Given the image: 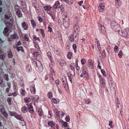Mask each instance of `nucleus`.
Instances as JSON below:
<instances>
[{"label":"nucleus","mask_w":129,"mask_h":129,"mask_svg":"<svg viewBox=\"0 0 129 129\" xmlns=\"http://www.w3.org/2000/svg\"><path fill=\"white\" fill-rule=\"evenodd\" d=\"M34 63L35 64L37 68L36 69L39 72H41L43 70V67L41 62L37 60L36 61H34Z\"/></svg>","instance_id":"obj_1"},{"label":"nucleus","mask_w":129,"mask_h":129,"mask_svg":"<svg viewBox=\"0 0 129 129\" xmlns=\"http://www.w3.org/2000/svg\"><path fill=\"white\" fill-rule=\"evenodd\" d=\"M111 26L112 28L114 30L118 32L119 31L120 27L117 23L114 21L113 22L111 23Z\"/></svg>","instance_id":"obj_2"},{"label":"nucleus","mask_w":129,"mask_h":129,"mask_svg":"<svg viewBox=\"0 0 129 129\" xmlns=\"http://www.w3.org/2000/svg\"><path fill=\"white\" fill-rule=\"evenodd\" d=\"M104 24V23L101 21L99 22V28L101 32L103 34L104 33L106 30L105 28L103 25Z\"/></svg>","instance_id":"obj_3"},{"label":"nucleus","mask_w":129,"mask_h":129,"mask_svg":"<svg viewBox=\"0 0 129 129\" xmlns=\"http://www.w3.org/2000/svg\"><path fill=\"white\" fill-rule=\"evenodd\" d=\"M128 29L126 28L124 30H122V31H119V34L121 36H126L127 35L128 32Z\"/></svg>","instance_id":"obj_4"},{"label":"nucleus","mask_w":129,"mask_h":129,"mask_svg":"<svg viewBox=\"0 0 129 129\" xmlns=\"http://www.w3.org/2000/svg\"><path fill=\"white\" fill-rule=\"evenodd\" d=\"M63 24L65 28H67L69 27L70 22L68 18H66L63 21Z\"/></svg>","instance_id":"obj_5"},{"label":"nucleus","mask_w":129,"mask_h":129,"mask_svg":"<svg viewBox=\"0 0 129 129\" xmlns=\"http://www.w3.org/2000/svg\"><path fill=\"white\" fill-rule=\"evenodd\" d=\"M87 65L90 69H93L94 68V62L91 59L88 60L87 62Z\"/></svg>","instance_id":"obj_6"},{"label":"nucleus","mask_w":129,"mask_h":129,"mask_svg":"<svg viewBox=\"0 0 129 129\" xmlns=\"http://www.w3.org/2000/svg\"><path fill=\"white\" fill-rule=\"evenodd\" d=\"M73 31L74 33H76L78 34V33L80 31V28L79 27V25L78 24H76L75 25L73 29Z\"/></svg>","instance_id":"obj_7"},{"label":"nucleus","mask_w":129,"mask_h":129,"mask_svg":"<svg viewBox=\"0 0 129 129\" xmlns=\"http://www.w3.org/2000/svg\"><path fill=\"white\" fill-rule=\"evenodd\" d=\"M22 27L25 30H27L28 26L27 23L25 22H22L21 24Z\"/></svg>","instance_id":"obj_8"},{"label":"nucleus","mask_w":129,"mask_h":129,"mask_svg":"<svg viewBox=\"0 0 129 129\" xmlns=\"http://www.w3.org/2000/svg\"><path fill=\"white\" fill-rule=\"evenodd\" d=\"M105 4L102 3L100 5L98 6V10L99 12H103L104 9Z\"/></svg>","instance_id":"obj_9"},{"label":"nucleus","mask_w":129,"mask_h":129,"mask_svg":"<svg viewBox=\"0 0 129 129\" xmlns=\"http://www.w3.org/2000/svg\"><path fill=\"white\" fill-rule=\"evenodd\" d=\"M63 84L66 91L67 92L69 91V87L67 83V81L66 82L65 79L63 81Z\"/></svg>","instance_id":"obj_10"},{"label":"nucleus","mask_w":129,"mask_h":129,"mask_svg":"<svg viewBox=\"0 0 129 129\" xmlns=\"http://www.w3.org/2000/svg\"><path fill=\"white\" fill-rule=\"evenodd\" d=\"M88 76V75L87 72L86 71L84 70H83L82 71V73L80 75L81 77H87Z\"/></svg>","instance_id":"obj_11"},{"label":"nucleus","mask_w":129,"mask_h":129,"mask_svg":"<svg viewBox=\"0 0 129 129\" xmlns=\"http://www.w3.org/2000/svg\"><path fill=\"white\" fill-rule=\"evenodd\" d=\"M30 91L32 93L35 94L36 93V89L34 84L30 86Z\"/></svg>","instance_id":"obj_12"},{"label":"nucleus","mask_w":129,"mask_h":129,"mask_svg":"<svg viewBox=\"0 0 129 129\" xmlns=\"http://www.w3.org/2000/svg\"><path fill=\"white\" fill-rule=\"evenodd\" d=\"M47 55L49 59L51 60L50 61H51V63H52L51 64L52 65V64L53 65H54V63L53 61H52V57L51 56L52 55L51 53L50 52H48L47 53Z\"/></svg>","instance_id":"obj_13"},{"label":"nucleus","mask_w":129,"mask_h":129,"mask_svg":"<svg viewBox=\"0 0 129 129\" xmlns=\"http://www.w3.org/2000/svg\"><path fill=\"white\" fill-rule=\"evenodd\" d=\"M59 63L61 66H65L66 65L65 61L62 59H60L59 60Z\"/></svg>","instance_id":"obj_14"},{"label":"nucleus","mask_w":129,"mask_h":129,"mask_svg":"<svg viewBox=\"0 0 129 129\" xmlns=\"http://www.w3.org/2000/svg\"><path fill=\"white\" fill-rule=\"evenodd\" d=\"M78 34L74 33V35H73V36H74V37H73L74 41H75V42L76 43H77L78 39Z\"/></svg>","instance_id":"obj_15"},{"label":"nucleus","mask_w":129,"mask_h":129,"mask_svg":"<svg viewBox=\"0 0 129 129\" xmlns=\"http://www.w3.org/2000/svg\"><path fill=\"white\" fill-rule=\"evenodd\" d=\"M6 25L8 27L12 26L13 24V21L12 20L10 19V21L5 22Z\"/></svg>","instance_id":"obj_16"},{"label":"nucleus","mask_w":129,"mask_h":129,"mask_svg":"<svg viewBox=\"0 0 129 129\" xmlns=\"http://www.w3.org/2000/svg\"><path fill=\"white\" fill-rule=\"evenodd\" d=\"M115 6L117 8H118L121 5L120 0H115Z\"/></svg>","instance_id":"obj_17"},{"label":"nucleus","mask_w":129,"mask_h":129,"mask_svg":"<svg viewBox=\"0 0 129 129\" xmlns=\"http://www.w3.org/2000/svg\"><path fill=\"white\" fill-rule=\"evenodd\" d=\"M60 4L59 2L58 1H57L55 2V4L53 5V7L55 9H57L60 6Z\"/></svg>","instance_id":"obj_18"},{"label":"nucleus","mask_w":129,"mask_h":129,"mask_svg":"<svg viewBox=\"0 0 129 129\" xmlns=\"http://www.w3.org/2000/svg\"><path fill=\"white\" fill-rule=\"evenodd\" d=\"M54 52L57 54L59 55L61 52V50L60 49L57 48H56L55 49Z\"/></svg>","instance_id":"obj_19"},{"label":"nucleus","mask_w":129,"mask_h":129,"mask_svg":"<svg viewBox=\"0 0 129 129\" xmlns=\"http://www.w3.org/2000/svg\"><path fill=\"white\" fill-rule=\"evenodd\" d=\"M101 85H102V86H104L105 84V80L104 78H101L100 79Z\"/></svg>","instance_id":"obj_20"},{"label":"nucleus","mask_w":129,"mask_h":129,"mask_svg":"<svg viewBox=\"0 0 129 129\" xmlns=\"http://www.w3.org/2000/svg\"><path fill=\"white\" fill-rule=\"evenodd\" d=\"M60 101V100L58 99H56L54 98H53L52 100V102L55 104L58 103Z\"/></svg>","instance_id":"obj_21"},{"label":"nucleus","mask_w":129,"mask_h":129,"mask_svg":"<svg viewBox=\"0 0 129 129\" xmlns=\"http://www.w3.org/2000/svg\"><path fill=\"white\" fill-rule=\"evenodd\" d=\"M40 49H38V50H37V51L34 52L33 53V54L36 56H37L39 55H40Z\"/></svg>","instance_id":"obj_22"},{"label":"nucleus","mask_w":129,"mask_h":129,"mask_svg":"<svg viewBox=\"0 0 129 129\" xmlns=\"http://www.w3.org/2000/svg\"><path fill=\"white\" fill-rule=\"evenodd\" d=\"M11 38L12 39H15L16 38L18 39V37L17 34L16 33H15L13 34L11 36Z\"/></svg>","instance_id":"obj_23"},{"label":"nucleus","mask_w":129,"mask_h":129,"mask_svg":"<svg viewBox=\"0 0 129 129\" xmlns=\"http://www.w3.org/2000/svg\"><path fill=\"white\" fill-rule=\"evenodd\" d=\"M64 113L62 111H59L57 115L58 116L59 118H62L64 115Z\"/></svg>","instance_id":"obj_24"},{"label":"nucleus","mask_w":129,"mask_h":129,"mask_svg":"<svg viewBox=\"0 0 129 129\" xmlns=\"http://www.w3.org/2000/svg\"><path fill=\"white\" fill-rule=\"evenodd\" d=\"M5 57V54L1 51H0V59H4Z\"/></svg>","instance_id":"obj_25"},{"label":"nucleus","mask_w":129,"mask_h":129,"mask_svg":"<svg viewBox=\"0 0 129 129\" xmlns=\"http://www.w3.org/2000/svg\"><path fill=\"white\" fill-rule=\"evenodd\" d=\"M37 111L40 116H41L43 114V112L41 109H39L38 110H37Z\"/></svg>","instance_id":"obj_26"},{"label":"nucleus","mask_w":129,"mask_h":129,"mask_svg":"<svg viewBox=\"0 0 129 129\" xmlns=\"http://www.w3.org/2000/svg\"><path fill=\"white\" fill-rule=\"evenodd\" d=\"M26 69L27 71L28 72L31 71V69L30 65L28 64L26 66Z\"/></svg>","instance_id":"obj_27"},{"label":"nucleus","mask_w":129,"mask_h":129,"mask_svg":"<svg viewBox=\"0 0 129 129\" xmlns=\"http://www.w3.org/2000/svg\"><path fill=\"white\" fill-rule=\"evenodd\" d=\"M22 111L24 113H26L27 112V108L26 106H24L22 108Z\"/></svg>","instance_id":"obj_28"},{"label":"nucleus","mask_w":129,"mask_h":129,"mask_svg":"<svg viewBox=\"0 0 129 129\" xmlns=\"http://www.w3.org/2000/svg\"><path fill=\"white\" fill-rule=\"evenodd\" d=\"M31 25L33 28H35L36 26V23L35 21L33 20H31Z\"/></svg>","instance_id":"obj_29"},{"label":"nucleus","mask_w":129,"mask_h":129,"mask_svg":"<svg viewBox=\"0 0 129 129\" xmlns=\"http://www.w3.org/2000/svg\"><path fill=\"white\" fill-rule=\"evenodd\" d=\"M15 117L17 119L19 120H22L23 119L21 115H18L17 114H16Z\"/></svg>","instance_id":"obj_30"},{"label":"nucleus","mask_w":129,"mask_h":129,"mask_svg":"<svg viewBox=\"0 0 129 129\" xmlns=\"http://www.w3.org/2000/svg\"><path fill=\"white\" fill-rule=\"evenodd\" d=\"M16 13L17 15L19 17H21L22 16V14L20 11V10L16 11Z\"/></svg>","instance_id":"obj_31"},{"label":"nucleus","mask_w":129,"mask_h":129,"mask_svg":"<svg viewBox=\"0 0 129 129\" xmlns=\"http://www.w3.org/2000/svg\"><path fill=\"white\" fill-rule=\"evenodd\" d=\"M74 63H72L69 65V67L72 70L74 71L75 70V67L74 66Z\"/></svg>","instance_id":"obj_32"},{"label":"nucleus","mask_w":129,"mask_h":129,"mask_svg":"<svg viewBox=\"0 0 129 129\" xmlns=\"http://www.w3.org/2000/svg\"><path fill=\"white\" fill-rule=\"evenodd\" d=\"M20 93L22 96L25 95V90L22 88H21L20 90Z\"/></svg>","instance_id":"obj_33"},{"label":"nucleus","mask_w":129,"mask_h":129,"mask_svg":"<svg viewBox=\"0 0 129 129\" xmlns=\"http://www.w3.org/2000/svg\"><path fill=\"white\" fill-rule=\"evenodd\" d=\"M44 8L45 10L47 11H49L51 9V7L50 6H45L44 7Z\"/></svg>","instance_id":"obj_34"},{"label":"nucleus","mask_w":129,"mask_h":129,"mask_svg":"<svg viewBox=\"0 0 129 129\" xmlns=\"http://www.w3.org/2000/svg\"><path fill=\"white\" fill-rule=\"evenodd\" d=\"M48 125L51 127L55 125L53 121H50L48 122Z\"/></svg>","instance_id":"obj_35"},{"label":"nucleus","mask_w":129,"mask_h":129,"mask_svg":"<svg viewBox=\"0 0 129 129\" xmlns=\"http://www.w3.org/2000/svg\"><path fill=\"white\" fill-rule=\"evenodd\" d=\"M65 2L71 5L73 3V0H66Z\"/></svg>","instance_id":"obj_36"},{"label":"nucleus","mask_w":129,"mask_h":129,"mask_svg":"<svg viewBox=\"0 0 129 129\" xmlns=\"http://www.w3.org/2000/svg\"><path fill=\"white\" fill-rule=\"evenodd\" d=\"M52 107L54 113L56 115H57L58 113L57 110L55 108V106H53Z\"/></svg>","instance_id":"obj_37"},{"label":"nucleus","mask_w":129,"mask_h":129,"mask_svg":"<svg viewBox=\"0 0 129 129\" xmlns=\"http://www.w3.org/2000/svg\"><path fill=\"white\" fill-rule=\"evenodd\" d=\"M49 15L52 17V18L53 20H54L55 17V13H49Z\"/></svg>","instance_id":"obj_38"},{"label":"nucleus","mask_w":129,"mask_h":129,"mask_svg":"<svg viewBox=\"0 0 129 129\" xmlns=\"http://www.w3.org/2000/svg\"><path fill=\"white\" fill-rule=\"evenodd\" d=\"M52 63H50L49 64V66L51 68V70H50V72L52 74H54V72L53 69L52 68H51V66H52V65H53V64H52V65L51 64Z\"/></svg>","instance_id":"obj_39"},{"label":"nucleus","mask_w":129,"mask_h":129,"mask_svg":"<svg viewBox=\"0 0 129 129\" xmlns=\"http://www.w3.org/2000/svg\"><path fill=\"white\" fill-rule=\"evenodd\" d=\"M4 78L7 81H8L9 80L8 75L7 74H5L4 75Z\"/></svg>","instance_id":"obj_40"},{"label":"nucleus","mask_w":129,"mask_h":129,"mask_svg":"<svg viewBox=\"0 0 129 129\" xmlns=\"http://www.w3.org/2000/svg\"><path fill=\"white\" fill-rule=\"evenodd\" d=\"M8 56L9 58H12L13 57V55L11 51H10L8 52Z\"/></svg>","instance_id":"obj_41"},{"label":"nucleus","mask_w":129,"mask_h":129,"mask_svg":"<svg viewBox=\"0 0 129 129\" xmlns=\"http://www.w3.org/2000/svg\"><path fill=\"white\" fill-rule=\"evenodd\" d=\"M52 93L50 92H48V97L50 99H51L52 98Z\"/></svg>","instance_id":"obj_42"},{"label":"nucleus","mask_w":129,"mask_h":129,"mask_svg":"<svg viewBox=\"0 0 129 129\" xmlns=\"http://www.w3.org/2000/svg\"><path fill=\"white\" fill-rule=\"evenodd\" d=\"M17 51H21L22 52H24V50L22 47H18L17 48Z\"/></svg>","instance_id":"obj_43"},{"label":"nucleus","mask_w":129,"mask_h":129,"mask_svg":"<svg viewBox=\"0 0 129 129\" xmlns=\"http://www.w3.org/2000/svg\"><path fill=\"white\" fill-rule=\"evenodd\" d=\"M12 100V98H8L7 99V101L10 105L11 104V101Z\"/></svg>","instance_id":"obj_44"},{"label":"nucleus","mask_w":129,"mask_h":129,"mask_svg":"<svg viewBox=\"0 0 129 129\" xmlns=\"http://www.w3.org/2000/svg\"><path fill=\"white\" fill-rule=\"evenodd\" d=\"M10 114L11 116H16V113L15 112H11V111H9Z\"/></svg>","instance_id":"obj_45"},{"label":"nucleus","mask_w":129,"mask_h":129,"mask_svg":"<svg viewBox=\"0 0 129 129\" xmlns=\"http://www.w3.org/2000/svg\"><path fill=\"white\" fill-rule=\"evenodd\" d=\"M85 102V103L86 104H87L89 103L90 102V100L89 99H84V100Z\"/></svg>","instance_id":"obj_46"},{"label":"nucleus","mask_w":129,"mask_h":129,"mask_svg":"<svg viewBox=\"0 0 129 129\" xmlns=\"http://www.w3.org/2000/svg\"><path fill=\"white\" fill-rule=\"evenodd\" d=\"M39 97L38 96H36L34 97L33 98V99L35 101H37L39 99Z\"/></svg>","instance_id":"obj_47"},{"label":"nucleus","mask_w":129,"mask_h":129,"mask_svg":"<svg viewBox=\"0 0 129 129\" xmlns=\"http://www.w3.org/2000/svg\"><path fill=\"white\" fill-rule=\"evenodd\" d=\"M34 44L35 50H38V49H40L38 45L36 43H34Z\"/></svg>","instance_id":"obj_48"},{"label":"nucleus","mask_w":129,"mask_h":129,"mask_svg":"<svg viewBox=\"0 0 129 129\" xmlns=\"http://www.w3.org/2000/svg\"><path fill=\"white\" fill-rule=\"evenodd\" d=\"M67 56L68 58L69 59L71 58L72 57V53L71 52L68 53L67 55Z\"/></svg>","instance_id":"obj_49"},{"label":"nucleus","mask_w":129,"mask_h":129,"mask_svg":"<svg viewBox=\"0 0 129 129\" xmlns=\"http://www.w3.org/2000/svg\"><path fill=\"white\" fill-rule=\"evenodd\" d=\"M100 52L103 57H104L105 56L106 53L105 52V50H103L102 51H100Z\"/></svg>","instance_id":"obj_50"},{"label":"nucleus","mask_w":129,"mask_h":129,"mask_svg":"<svg viewBox=\"0 0 129 129\" xmlns=\"http://www.w3.org/2000/svg\"><path fill=\"white\" fill-rule=\"evenodd\" d=\"M41 31V33L42 34L43 37H44L45 36V34L44 33V30L43 29H41L40 30Z\"/></svg>","instance_id":"obj_51"},{"label":"nucleus","mask_w":129,"mask_h":129,"mask_svg":"<svg viewBox=\"0 0 129 129\" xmlns=\"http://www.w3.org/2000/svg\"><path fill=\"white\" fill-rule=\"evenodd\" d=\"M25 102L26 103H28L30 101V99L29 98L27 97L25 98L24 99Z\"/></svg>","instance_id":"obj_52"},{"label":"nucleus","mask_w":129,"mask_h":129,"mask_svg":"<svg viewBox=\"0 0 129 129\" xmlns=\"http://www.w3.org/2000/svg\"><path fill=\"white\" fill-rule=\"evenodd\" d=\"M33 38L34 39H35V40H38L39 41H40V38L39 37H36V36L35 35H34L33 36Z\"/></svg>","instance_id":"obj_53"},{"label":"nucleus","mask_w":129,"mask_h":129,"mask_svg":"<svg viewBox=\"0 0 129 129\" xmlns=\"http://www.w3.org/2000/svg\"><path fill=\"white\" fill-rule=\"evenodd\" d=\"M73 47L74 50L75 52H76L77 51V50H76L77 48L76 45L75 44H73Z\"/></svg>","instance_id":"obj_54"},{"label":"nucleus","mask_w":129,"mask_h":129,"mask_svg":"<svg viewBox=\"0 0 129 129\" xmlns=\"http://www.w3.org/2000/svg\"><path fill=\"white\" fill-rule=\"evenodd\" d=\"M19 7L17 5H16L14 7L15 10L16 12V11L19 10L18 9H19Z\"/></svg>","instance_id":"obj_55"},{"label":"nucleus","mask_w":129,"mask_h":129,"mask_svg":"<svg viewBox=\"0 0 129 129\" xmlns=\"http://www.w3.org/2000/svg\"><path fill=\"white\" fill-rule=\"evenodd\" d=\"M96 44H97V48H98V49L99 50H101V47L100 46V43L99 42H98V41L97 42Z\"/></svg>","instance_id":"obj_56"},{"label":"nucleus","mask_w":129,"mask_h":129,"mask_svg":"<svg viewBox=\"0 0 129 129\" xmlns=\"http://www.w3.org/2000/svg\"><path fill=\"white\" fill-rule=\"evenodd\" d=\"M81 62L82 65L84 64L86 62L85 60L84 59H81Z\"/></svg>","instance_id":"obj_57"},{"label":"nucleus","mask_w":129,"mask_h":129,"mask_svg":"<svg viewBox=\"0 0 129 129\" xmlns=\"http://www.w3.org/2000/svg\"><path fill=\"white\" fill-rule=\"evenodd\" d=\"M48 113L49 114L48 115V117L49 118H50L52 116V113L51 111H49Z\"/></svg>","instance_id":"obj_58"},{"label":"nucleus","mask_w":129,"mask_h":129,"mask_svg":"<svg viewBox=\"0 0 129 129\" xmlns=\"http://www.w3.org/2000/svg\"><path fill=\"white\" fill-rule=\"evenodd\" d=\"M122 51L121 50H120L118 54V56L120 58H121L122 57Z\"/></svg>","instance_id":"obj_59"},{"label":"nucleus","mask_w":129,"mask_h":129,"mask_svg":"<svg viewBox=\"0 0 129 129\" xmlns=\"http://www.w3.org/2000/svg\"><path fill=\"white\" fill-rule=\"evenodd\" d=\"M74 36L73 35H71L69 38V40H70L71 42H73L74 41V40L73 39Z\"/></svg>","instance_id":"obj_60"},{"label":"nucleus","mask_w":129,"mask_h":129,"mask_svg":"<svg viewBox=\"0 0 129 129\" xmlns=\"http://www.w3.org/2000/svg\"><path fill=\"white\" fill-rule=\"evenodd\" d=\"M24 38L25 40L27 41H29V37L27 35H26L24 37Z\"/></svg>","instance_id":"obj_61"},{"label":"nucleus","mask_w":129,"mask_h":129,"mask_svg":"<svg viewBox=\"0 0 129 129\" xmlns=\"http://www.w3.org/2000/svg\"><path fill=\"white\" fill-rule=\"evenodd\" d=\"M66 121L67 122H69L70 121V118L69 115L67 116L66 117Z\"/></svg>","instance_id":"obj_62"},{"label":"nucleus","mask_w":129,"mask_h":129,"mask_svg":"<svg viewBox=\"0 0 129 129\" xmlns=\"http://www.w3.org/2000/svg\"><path fill=\"white\" fill-rule=\"evenodd\" d=\"M64 122V123L63 124V126L66 127H68L69 126V125H68L67 123L66 122Z\"/></svg>","instance_id":"obj_63"},{"label":"nucleus","mask_w":129,"mask_h":129,"mask_svg":"<svg viewBox=\"0 0 129 129\" xmlns=\"http://www.w3.org/2000/svg\"><path fill=\"white\" fill-rule=\"evenodd\" d=\"M9 30V29L7 27H6L4 29V33H6Z\"/></svg>","instance_id":"obj_64"}]
</instances>
